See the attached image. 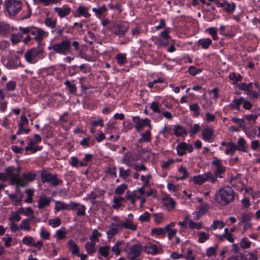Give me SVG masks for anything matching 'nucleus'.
Segmentation results:
<instances>
[{"label":"nucleus","instance_id":"nucleus-6","mask_svg":"<svg viewBox=\"0 0 260 260\" xmlns=\"http://www.w3.org/2000/svg\"><path fill=\"white\" fill-rule=\"evenodd\" d=\"M41 180L43 183L51 182V185L56 186L60 184L61 181L57 177V175L52 174L46 170H43L41 172Z\"/></svg>","mask_w":260,"mask_h":260},{"label":"nucleus","instance_id":"nucleus-3","mask_svg":"<svg viewBox=\"0 0 260 260\" xmlns=\"http://www.w3.org/2000/svg\"><path fill=\"white\" fill-rule=\"evenodd\" d=\"M71 47V42L69 40H64L61 42L54 44L48 47V50H52L56 53L66 55Z\"/></svg>","mask_w":260,"mask_h":260},{"label":"nucleus","instance_id":"nucleus-48","mask_svg":"<svg viewBox=\"0 0 260 260\" xmlns=\"http://www.w3.org/2000/svg\"><path fill=\"white\" fill-rule=\"evenodd\" d=\"M127 189V185L123 184L118 186L115 190V193L117 195L122 194Z\"/></svg>","mask_w":260,"mask_h":260},{"label":"nucleus","instance_id":"nucleus-62","mask_svg":"<svg viewBox=\"0 0 260 260\" xmlns=\"http://www.w3.org/2000/svg\"><path fill=\"white\" fill-rule=\"evenodd\" d=\"M35 241L32 237H24L22 240V242L24 244L26 245H32L34 243Z\"/></svg>","mask_w":260,"mask_h":260},{"label":"nucleus","instance_id":"nucleus-7","mask_svg":"<svg viewBox=\"0 0 260 260\" xmlns=\"http://www.w3.org/2000/svg\"><path fill=\"white\" fill-rule=\"evenodd\" d=\"M209 180L212 183L216 182L215 177H212V174L210 172L194 176L192 179V181L196 184L201 185Z\"/></svg>","mask_w":260,"mask_h":260},{"label":"nucleus","instance_id":"nucleus-54","mask_svg":"<svg viewBox=\"0 0 260 260\" xmlns=\"http://www.w3.org/2000/svg\"><path fill=\"white\" fill-rule=\"evenodd\" d=\"M166 232L168 233L169 239L171 240L176 235L177 233V230L175 229H172L169 228V226H166Z\"/></svg>","mask_w":260,"mask_h":260},{"label":"nucleus","instance_id":"nucleus-38","mask_svg":"<svg viewBox=\"0 0 260 260\" xmlns=\"http://www.w3.org/2000/svg\"><path fill=\"white\" fill-rule=\"evenodd\" d=\"M10 29V26L9 24L3 22H0V34L6 35L7 34Z\"/></svg>","mask_w":260,"mask_h":260},{"label":"nucleus","instance_id":"nucleus-25","mask_svg":"<svg viewBox=\"0 0 260 260\" xmlns=\"http://www.w3.org/2000/svg\"><path fill=\"white\" fill-rule=\"evenodd\" d=\"M30 219H23L19 225L20 229L29 231L30 230Z\"/></svg>","mask_w":260,"mask_h":260},{"label":"nucleus","instance_id":"nucleus-26","mask_svg":"<svg viewBox=\"0 0 260 260\" xmlns=\"http://www.w3.org/2000/svg\"><path fill=\"white\" fill-rule=\"evenodd\" d=\"M225 167L222 165L216 168L214 170V175H212V177H215L216 181H217V177L220 178H222V176L221 175L225 172Z\"/></svg>","mask_w":260,"mask_h":260},{"label":"nucleus","instance_id":"nucleus-29","mask_svg":"<svg viewBox=\"0 0 260 260\" xmlns=\"http://www.w3.org/2000/svg\"><path fill=\"white\" fill-rule=\"evenodd\" d=\"M174 134L177 137L182 136L186 134V131L182 126L177 125L175 126V129L174 130Z\"/></svg>","mask_w":260,"mask_h":260},{"label":"nucleus","instance_id":"nucleus-59","mask_svg":"<svg viewBox=\"0 0 260 260\" xmlns=\"http://www.w3.org/2000/svg\"><path fill=\"white\" fill-rule=\"evenodd\" d=\"M56 234L58 239L61 240L66 237V233L65 232V228H61L56 231Z\"/></svg>","mask_w":260,"mask_h":260},{"label":"nucleus","instance_id":"nucleus-47","mask_svg":"<svg viewBox=\"0 0 260 260\" xmlns=\"http://www.w3.org/2000/svg\"><path fill=\"white\" fill-rule=\"evenodd\" d=\"M25 193L27 194V198L24 200V202L28 203H32L33 199L32 196L34 194V191L30 189H27L25 190Z\"/></svg>","mask_w":260,"mask_h":260},{"label":"nucleus","instance_id":"nucleus-60","mask_svg":"<svg viewBox=\"0 0 260 260\" xmlns=\"http://www.w3.org/2000/svg\"><path fill=\"white\" fill-rule=\"evenodd\" d=\"M252 85V83L246 84L245 83H241L239 84L238 87L240 89L247 91L249 90L251 87Z\"/></svg>","mask_w":260,"mask_h":260},{"label":"nucleus","instance_id":"nucleus-42","mask_svg":"<svg viewBox=\"0 0 260 260\" xmlns=\"http://www.w3.org/2000/svg\"><path fill=\"white\" fill-rule=\"evenodd\" d=\"M65 85L68 87L69 92L71 93H74L76 91V86L75 84L71 83L69 80H66L64 82Z\"/></svg>","mask_w":260,"mask_h":260},{"label":"nucleus","instance_id":"nucleus-64","mask_svg":"<svg viewBox=\"0 0 260 260\" xmlns=\"http://www.w3.org/2000/svg\"><path fill=\"white\" fill-rule=\"evenodd\" d=\"M170 44V40H164L162 38H158L156 44L160 47H165Z\"/></svg>","mask_w":260,"mask_h":260},{"label":"nucleus","instance_id":"nucleus-14","mask_svg":"<svg viewBox=\"0 0 260 260\" xmlns=\"http://www.w3.org/2000/svg\"><path fill=\"white\" fill-rule=\"evenodd\" d=\"M214 130L210 127H206L202 131V137L204 140L208 142L213 141Z\"/></svg>","mask_w":260,"mask_h":260},{"label":"nucleus","instance_id":"nucleus-35","mask_svg":"<svg viewBox=\"0 0 260 260\" xmlns=\"http://www.w3.org/2000/svg\"><path fill=\"white\" fill-rule=\"evenodd\" d=\"M225 225V223L221 220H214L211 229L215 230L217 229H221Z\"/></svg>","mask_w":260,"mask_h":260},{"label":"nucleus","instance_id":"nucleus-5","mask_svg":"<svg viewBox=\"0 0 260 260\" xmlns=\"http://www.w3.org/2000/svg\"><path fill=\"white\" fill-rule=\"evenodd\" d=\"M6 9L10 16H16L21 9L20 2L15 0H9L5 3Z\"/></svg>","mask_w":260,"mask_h":260},{"label":"nucleus","instance_id":"nucleus-11","mask_svg":"<svg viewBox=\"0 0 260 260\" xmlns=\"http://www.w3.org/2000/svg\"><path fill=\"white\" fill-rule=\"evenodd\" d=\"M118 226H119V229L124 228L132 231H135L137 229V225L133 223V219L132 218H126L121 221Z\"/></svg>","mask_w":260,"mask_h":260},{"label":"nucleus","instance_id":"nucleus-18","mask_svg":"<svg viewBox=\"0 0 260 260\" xmlns=\"http://www.w3.org/2000/svg\"><path fill=\"white\" fill-rule=\"evenodd\" d=\"M28 123V120L26 117V116L24 115H21L20 117V120L18 124V130L16 133L17 135L22 134V130L23 129V126L27 124Z\"/></svg>","mask_w":260,"mask_h":260},{"label":"nucleus","instance_id":"nucleus-56","mask_svg":"<svg viewBox=\"0 0 260 260\" xmlns=\"http://www.w3.org/2000/svg\"><path fill=\"white\" fill-rule=\"evenodd\" d=\"M116 59L118 63L120 65L123 64L126 60L125 55L121 53H119L117 55Z\"/></svg>","mask_w":260,"mask_h":260},{"label":"nucleus","instance_id":"nucleus-15","mask_svg":"<svg viewBox=\"0 0 260 260\" xmlns=\"http://www.w3.org/2000/svg\"><path fill=\"white\" fill-rule=\"evenodd\" d=\"M36 176V174L35 173L30 172L26 174H23L20 178L23 183H24L26 186L27 182L32 181L35 179Z\"/></svg>","mask_w":260,"mask_h":260},{"label":"nucleus","instance_id":"nucleus-20","mask_svg":"<svg viewBox=\"0 0 260 260\" xmlns=\"http://www.w3.org/2000/svg\"><path fill=\"white\" fill-rule=\"evenodd\" d=\"M236 4L234 3H230L228 1H224V10L230 14H232L236 9Z\"/></svg>","mask_w":260,"mask_h":260},{"label":"nucleus","instance_id":"nucleus-30","mask_svg":"<svg viewBox=\"0 0 260 260\" xmlns=\"http://www.w3.org/2000/svg\"><path fill=\"white\" fill-rule=\"evenodd\" d=\"M77 11L78 13V15L79 16H83L85 18H89L90 16V14L88 12L87 9L84 7H79L77 10Z\"/></svg>","mask_w":260,"mask_h":260},{"label":"nucleus","instance_id":"nucleus-31","mask_svg":"<svg viewBox=\"0 0 260 260\" xmlns=\"http://www.w3.org/2000/svg\"><path fill=\"white\" fill-rule=\"evenodd\" d=\"M95 243L93 242H87L86 243L85 247L88 254H91L95 252Z\"/></svg>","mask_w":260,"mask_h":260},{"label":"nucleus","instance_id":"nucleus-33","mask_svg":"<svg viewBox=\"0 0 260 260\" xmlns=\"http://www.w3.org/2000/svg\"><path fill=\"white\" fill-rule=\"evenodd\" d=\"M198 43L202 46L203 48L207 49L211 44L212 40L209 38L200 39L198 41Z\"/></svg>","mask_w":260,"mask_h":260},{"label":"nucleus","instance_id":"nucleus-63","mask_svg":"<svg viewBox=\"0 0 260 260\" xmlns=\"http://www.w3.org/2000/svg\"><path fill=\"white\" fill-rule=\"evenodd\" d=\"M153 216L154 217V222L159 224L161 222L164 215L162 213H159L153 214Z\"/></svg>","mask_w":260,"mask_h":260},{"label":"nucleus","instance_id":"nucleus-53","mask_svg":"<svg viewBox=\"0 0 260 260\" xmlns=\"http://www.w3.org/2000/svg\"><path fill=\"white\" fill-rule=\"evenodd\" d=\"M118 228H109V230L107 232V238L109 240L111 239L115 235L117 234Z\"/></svg>","mask_w":260,"mask_h":260},{"label":"nucleus","instance_id":"nucleus-40","mask_svg":"<svg viewBox=\"0 0 260 260\" xmlns=\"http://www.w3.org/2000/svg\"><path fill=\"white\" fill-rule=\"evenodd\" d=\"M92 11L94 12L97 16H100L103 14L107 11L105 5H103L102 7L99 8H92Z\"/></svg>","mask_w":260,"mask_h":260},{"label":"nucleus","instance_id":"nucleus-43","mask_svg":"<svg viewBox=\"0 0 260 260\" xmlns=\"http://www.w3.org/2000/svg\"><path fill=\"white\" fill-rule=\"evenodd\" d=\"M199 236L198 241L200 243H204L209 239V236L204 232H200L198 233Z\"/></svg>","mask_w":260,"mask_h":260},{"label":"nucleus","instance_id":"nucleus-1","mask_svg":"<svg viewBox=\"0 0 260 260\" xmlns=\"http://www.w3.org/2000/svg\"><path fill=\"white\" fill-rule=\"evenodd\" d=\"M235 195L232 187L225 186L217 192L215 200L220 205L224 206L233 201Z\"/></svg>","mask_w":260,"mask_h":260},{"label":"nucleus","instance_id":"nucleus-34","mask_svg":"<svg viewBox=\"0 0 260 260\" xmlns=\"http://www.w3.org/2000/svg\"><path fill=\"white\" fill-rule=\"evenodd\" d=\"M22 38V35L20 33L16 34H12L11 35V41L13 44L18 43Z\"/></svg>","mask_w":260,"mask_h":260},{"label":"nucleus","instance_id":"nucleus-8","mask_svg":"<svg viewBox=\"0 0 260 260\" xmlns=\"http://www.w3.org/2000/svg\"><path fill=\"white\" fill-rule=\"evenodd\" d=\"M142 251V247L140 244L138 243L132 246L126 252L127 257L131 258L138 257L140 256Z\"/></svg>","mask_w":260,"mask_h":260},{"label":"nucleus","instance_id":"nucleus-4","mask_svg":"<svg viewBox=\"0 0 260 260\" xmlns=\"http://www.w3.org/2000/svg\"><path fill=\"white\" fill-rule=\"evenodd\" d=\"M15 171V168L12 166L6 168L5 171L6 172L7 179L8 178H10L11 184L12 185H19L21 187L25 186V184L20 178V176L18 175V174L15 173L14 172Z\"/></svg>","mask_w":260,"mask_h":260},{"label":"nucleus","instance_id":"nucleus-52","mask_svg":"<svg viewBox=\"0 0 260 260\" xmlns=\"http://www.w3.org/2000/svg\"><path fill=\"white\" fill-rule=\"evenodd\" d=\"M179 172L180 173L182 174V176L179 178H177V179L178 180H184L188 177V173L187 172V169L185 168L181 167L179 168Z\"/></svg>","mask_w":260,"mask_h":260},{"label":"nucleus","instance_id":"nucleus-37","mask_svg":"<svg viewBox=\"0 0 260 260\" xmlns=\"http://www.w3.org/2000/svg\"><path fill=\"white\" fill-rule=\"evenodd\" d=\"M131 171L129 169L124 170L123 168H119V176L123 179H126L130 176Z\"/></svg>","mask_w":260,"mask_h":260},{"label":"nucleus","instance_id":"nucleus-21","mask_svg":"<svg viewBox=\"0 0 260 260\" xmlns=\"http://www.w3.org/2000/svg\"><path fill=\"white\" fill-rule=\"evenodd\" d=\"M237 144V150L244 152H246L247 151V147L246 146V141L244 138H241L239 139Z\"/></svg>","mask_w":260,"mask_h":260},{"label":"nucleus","instance_id":"nucleus-17","mask_svg":"<svg viewBox=\"0 0 260 260\" xmlns=\"http://www.w3.org/2000/svg\"><path fill=\"white\" fill-rule=\"evenodd\" d=\"M54 10L58 14L60 17H64L69 15L71 12V8L69 7L64 8L56 7Z\"/></svg>","mask_w":260,"mask_h":260},{"label":"nucleus","instance_id":"nucleus-46","mask_svg":"<svg viewBox=\"0 0 260 260\" xmlns=\"http://www.w3.org/2000/svg\"><path fill=\"white\" fill-rule=\"evenodd\" d=\"M189 109L191 111L194 112V115L196 117H198L200 114V107L198 104H193L190 105L189 106Z\"/></svg>","mask_w":260,"mask_h":260},{"label":"nucleus","instance_id":"nucleus-32","mask_svg":"<svg viewBox=\"0 0 260 260\" xmlns=\"http://www.w3.org/2000/svg\"><path fill=\"white\" fill-rule=\"evenodd\" d=\"M110 247L109 246H104L99 247V253L105 257H107L109 253Z\"/></svg>","mask_w":260,"mask_h":260},{"label":"nucleus","instance_id":"nucleus-9","mask_svg":"<svg viewBox=\"0 0 260 260\" xmlns=\"http://www.w3.org/2000/svg\"><path fill=\"white\" fill-rule=\"evenodd\" d=\"M253 214L251 213H244L242 214L239 224L243 225L244 230L246 231L251 227V220Z\"/></svg>","mask_w":260,"mask_h":260},{"label":"nucleus","instance_id":"nucleus-57","mask_svg":"<svg viewBox=\"0 0 260 260\" xmlns=\"http://www.w3.org/2000/svg\"><path fill=\"white\" fill-rule=\"evenodd\" d=\"M229 78L230 80L233 81L235 83L241 81L242 78L240 75L237 76L235 73H231L229 75Z\"/></svg>","mask_w":260,"mask_h":260},{"label":"nucleus","instance_id":"nucleus-51","mask_svg":"<svg viewBox=\"0 0 260 260\" xmlns=\"http://www.w3.org/2000/svg\"><path fill=\"white\" fill-rule=\"evenodd\" d=\"M217 249V246L215 247H211L207 249L206 255L208 257H211L212 256H215L216 255V251Z\"/></svg>","mask_w":260,"mask_h":260},{"label":"nucleus","instance_id":"nucleus-28","mask_svg":"<svg viewBox=\"0 0 260 260\" xmlns=\"http://www.w3.org/2000/svg\"><path fill=\"white\" fill-rule=\"evenodd\" d=\"M151 233L157 236L165 237L166 236V226L164 228H155L151 230Z\"/></svg>","mask_w":260,"mask_h":260},{"label":"nucleus","instance_id":"nucleus-16","mask_svg":"<svg viewBox=\"0 0 260 260\" xmlns=\"http://www.w3.org/2000/svg\"><path fill=\"white\" fill-rule=\"evenodd\" d=\"M51 202L50 197H46L42 196L40 197L38 207L40 209H42L45 206L49 205Z\"/></svg>","mask_w":260,"mask_h":260},{"label":"nucleus","instance_id":"nucleus-58","mask_svg":"<svg viewBox=\"0 0 260 260\" xmlns=\"http://www.w3.org/2000/svg\"><path fill=\"white\" fill-rule=\"evenodd\" d=\"M151 215L149 213L146 212L143 214L140 215L139 220L141 221H149Z\"/></svg>","mask_w":260,"mask_h":260},{"label":"nucleus","instance_id":"nucleus-19","mask_svg":"<svg viewBox=\"0 0 260 260\" xmlns=\"http://www.w3.org/2000/svg\"><path fill=\"white\" fill-rule=\"evenodd\" d=\"M237 150V149L236 144L232 141H230L224 152L226 155H233L235 154Z\"/></svg>","mask_w":260,"mask_h":260},{"label":"nucleus","instance_id":"nucleus-10","mask_svg":"<svg viewBox=\"0 0 260 260\" xmlns=\"http://www.w3.org/2000/svg\"><path fill=\"white\" fill-rule=\"evenodd\" d=\"M128 26L124 23L114 24L111 28V31L115 35L119 37L123 36L127 31Z\"/></svg>","mask_w":260,"mask_h":260},{"label":"nucleus","instance_id":"nucleus-49","mask_svg":"<svg viewBox=\"0 0 260 260\" xmlns=\"http://www.w3.org/2000/svg\"><path fill=\"white\" fill-rule=\"evenodd\" d=\"M251 242L245 237L243 238L240 242V246L243 249H246L250 247Z\"/></svg>","mask_w":260,"mask_h":260},{"label":"nucleus","instance_id":"nucleus-36","mask_svg":"<svg viewBox=\"0 0 260 260\" xmlns=\"http://www.w3.org/2000/svg\"><path fill=\"white\" fill-rule=\"evenodd\" d=\"M101 236V233H99L96 230H94L92 232V235L89 238L91 241L90 242L95 243L96 242H99L98 237Z\"/></svg>","mask_w":260,"mask_h":260},{"label":"nucleus","instance_id":"nucleus-22","mask_svg":"<svg viewBox=\"0 0 260 260\" xmlns=\"http://www.w3.org/2000/svg\"><path fill=\"white\" fill-rule=\"evenodd\" d=\"M68 245L69 246L70 249L73 254H76L79 255V250L77 244L74 242L73 240H70L68 242Z\"/></svg>","mask_w":260,"mask_h":260},{"label":"nucleus","instance_id":"nucleus-61","mask_svg":"<svg viewBox=\"0 0 260 260\" xmlns=\"http://www.w3.org/2000/svg\"><path fill=\"white\" fill-rule=\"evenodd\" d=\"M200 129V126L199 124H195L193 126L191 127L189 131L190 135L193 136L197 134L199 130Z\"/></svg>","mask_w":260,"mask_h":260},{"label":"nucleus","instance_id":"nucleus-39","mask_svg":"<svg viewBox=\"0 0 260 260\" xmlns=\"http://www.w3.org/2000/svg\"><path fill=\"white\" fill-rule=\"evenodd\" d=\"M37 2V4H43L45 6H48L51 4H57L60 2V0H34Z\"/></svg>","mask_w":260,"mask_h":260},{"label":"nucleus","instance_id":"nucleus-2","mask_svg":"<svg viewBox=\"0 0 260 260\" xmlns=\"http://www.w3.org/2000/svg\"><path fill=\"white\" fill-rule=\"evenodd\" d=\"M44 54V48L39 46L27 50L25 53L24 58L27 62L35 63L39 59H43L45 57Z\"/></svg>","mask_w":260,"mask_h":260},{"label":"nucleus","instance_id":"nucleus-50","mask_svg":"<svg viewBox=\"0 0 260 260\" xmlns=\"http://www.w3.org/2000/svg\"><path fill=\"white\" fill-rule=\"evenodd\" d=\"M45 24L52 28H54L56 24V20H52L51 18H47L45 20Z\"/></svg>","mask_w":260,"mask_h":260},{"label":"nucleus","instance_id":"nucleus-45","mask_svg":"<svg viewBox=\"0 0 260 260\" xmlns=\"http://www.w3.org/2000/svg\"><path fill=\"white\" fill-rule=\"evenodd\" d=\"M151 140V133L150 130H148L145 133L141 135V138L139 140L140 142L146 141L149 142Z\"/></svg>","mask_w":260,"mask_h":260},{"label":"nucleus","instance_id":"nucleus-23","mask_svg":"<svg viewBox=\"0 0 260 260\" xmlns=\"http://www.w3.org/2000/svg\"><path fill=\"white\" fill-rule=\"evenodd\" d=\"M122 202H125V199L121 197H114L113 198V204L112 207L114 209H117L122 206Z\"/></svg>","mask_w":260,"mask_h":260},{"label":"nucleus","instance_id":"nucleus-12","mask_svg":"<svg viewBox=\"0 0 260 260\" xmlns=\"http://www.w3.org/2000/svg\"><path fill=\"white\" fill-rule=\"evenodd\" d=\"M177 154L180 156H183L186 154V151L189 152H192L193 147L191 144H188L185 142L179 143L176 147Z\"/></svg>","mask_w":260,"mask_h":260},{"label":"nucleus","instance_id":"nucleus-13","mask_svg":"<svg viewBox=\"0 0 260 260\" xmlns=\"http://www.w3.org/2000/svg\"><path fill=\"white\" fill-rule=\"evenodd\" d=\"M144 251L148 254L154 255L160 253L162 250L161 248L157 247L155 244L148 243L146 245Z\"/></svg>","mask_w":260,"mask_h":260},{"label":"nucleus","instance_id":"nucleus-24","mask_svg":"<svg viewBox=\"0 0 260 260\" xmlns=\"http://www.w3.org/2000/svg\"><path fill=\"white\" fill-rule=\"evenodd\" d=\"M124 244V241H117L115 244L111 248L112 251L115 253L116 256H118L120 254L121 250L120 249V247Z\"/></svg>","mask_w":260,"mask_h":260},{"label":"nucleus","instance_id":"nucleus-44","mask_svg":"<svg viewBox=\"0 0 260 260\" xmlns=\"http://www.w3.org/2000/svg\"><path fill=\"white\" fill-rule=\"evenodd\" d=\"M9 220L11 222H18L21 220V216L19 212H12V215L9 217Z\"/></svg>","mask_w":260,"mask_h":260},{"label":"nucleus","instance_id":"nucleus-27","mask_svg":"<svg viewBox=\"0 0 260 260\" xmlns=\"http://www.w3.org/2000/svg\"><path fill=\"white\" fill-rule=\"evenodd\" d=\"M45 34L46 32L42 29L37 28V35L35 37L34 39L40 44L45 36Z\"/></svg>","mask_w":260,"mask_h":260},{"label":"nucleus","instance_id":"nucleus-55","mask_svg":"<svg viewBox=\"0 0 260 260\" xmlns=\"http://www.w3.org/2000/svg\"><path fill=\"white\" fill-rule=\"evenodd\" d=\"M227 260H247V259L243 253H240L239 254L231 256Z\"/></svg>","mask_w":260,"mask_h":260},{"label":"nucleus","instance_id":"nucleus-41","mask_svg":"<svg viewBox=\"0 0 260 260\" xmlns=\"http://www.w3.org/2000/svg\"><path fill=\"white\" fill-rule=\"evenodd\" d=\"M56 211H60L62 210H66L69 209L68 204H65L64 203L57 201L56 202L55 208Z\"/></svg>","mask_w":260,"mask_h":260}]
</instances>
